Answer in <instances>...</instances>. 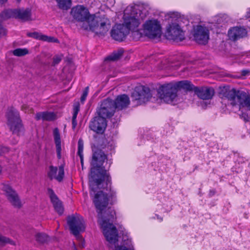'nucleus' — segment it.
<instances>
[{
    "label": "nucleus",
    "instance_id": "nucleus-1",
    "mask_svg": "<svg viewBox=\"0 0 250 250\" xmlns=\"http://www.w3.org/2000/svg\"><path fill=\"white\" fill-rule=\"evenodd\" d=\"M89 182L90 195L93 196V201L97 210L98 222L103 229V233L111 247L114 250H134L130 239L124 238V244L128 247L121 246L116 247L118 235L116 227L112 222L115 219V212L111 208H107L109 203L112 204L117 201L116 190L112 187L111 178L98 180L97 185Z\"/></svg>",
    "mask_w": 250,
    "mask_h": 250
},
{
    "label": "nucleus",
    "instance_id": "nucleus-2",
    "mask_svg": "<svg viewBox=\"0 0 250 250\" xmlns=\"http://www.w3.org/2000/svg\"><path fill=\"white\" fill-rule=\"evenodd\" d=\"M71 13L75 20L84 22L82 25L84 29H89L97 35H104L110 28V22L107 18L90 15L88 10L83 5L73 7Z\"/></svg>",
    "mask_w": 250,
    "mask_h": 250
},
{
    "label": "nucleus",
    "instance_id": "nucleus-3",
    "mask_svg": "<svg viewBox=\"0 0 250 250\" xmlns=\"http://www.w3.org/2000/svg\"><path fill=\"white\" fill-rule=\"evenodd\" d=\"M148 15V11L142 7L137 8L135 6H127L124 11V26L127 28L128 33L131 31L134 38L138 39L142 37L138 27L141 21Z\"/></svg>",
    "mask_w": 250,
    "mask_h": 250
},
{
    "label": "nucleus",
    "instance_id": "nucleus-4",
    "mask_svg": "<svg viewBox=\"0 0 250 250\" xmlns=\"http://www.w3.org/2000/svg\"><path fill=\"white\" fill-rule=\"evenodd\" d=\"M106 159V155L102 150L95 148L93 149L89 181L92 182L94 185H97L98 180H103L111 178L109 173L104 168L105 166H104Z\"/></svg>",
    "mask_w": 250,
    "mask_h": 250
},
{
    "label": "nucleus",
    "instance_id": "nucleus-5",
    "mask_svg": "<svg viewBox=\"0 0 250 250\" xmlns=\"http://www.w3.org/2000/svg\"><path fill=\"white\" fill-rule=\"evenodd\" d=\"M194 86L188 81L170 83L161 86L158 90L160 98L167 104H175L178 101L177 92L181 89L186 91H193Z\"/></svg>",
    "mask_w": 250,
    "mask_h": 250
},
{
    "label": "nucleus",
    "instance_id": "nucleus-6",
    "mask_svg": "<svg viewBox=\"0 0 250 250\" xmlns=\"http://www.w3.org/2000/svg\"><path fill=\"white\" fill-rule=\"evenodd\" d=\"M142 30V35L150 39H154L160 37L162 33L161 25L156 19L147 20L143 24Z\"/></svg>",
    "mask_w": 250,
    "mask_h": 250
},
{
    "label": "nucleus",
    "instance_id": "nucleus-7",
    "mask_svg": "<svg viewBox=\"0 0 250 250\" xmlns=\"http://www.w3.org/2000/svg\"><path fill=\"white\" fill-rule=\"evenodd\" d=\"M221 92L223 97L226 98L230 102L233 106L239 105L240 108L242 104L243 101L246 98V93L234 88L230 89L224 87Z\"/></svg>",
    "mask_w": 250,
    "mask_h": 250
},
{
    "label": "nucleus",
    "instance_id": "nucleus-8",
    "mask_svg": "<svg viewBox=\"0 0 250 250\" xmlns=\"http://www.w3.org/2000/svg\"><path fill=\"white\" fill-rule=\"evenodd\" d=\"M6 117L7 125L11 131L14 134H19L22 128L21 121L20 118V114L17 110L13 107L8 108Z\"/></svg>",
    "mask_w": 250,
    "mask_h": 250
},
{
    "label": "nucleus",
    "instance_id": "nucleus-9",
    "mask_svg": "<svg viewBox=\"0 0 250 250\" xmlns=\"http://www.w3.org/2000/svg\"><path fill=\"white\" fill-rule=\"evenodd\" d=\"M67 222L71 233L75 236L84 230V221L81 216L78 214L69 216L67 217Z\"/></svg>",
    "mask_w": 250,
    "mask_h": 250
},
{
    "label": "nucleus",
    "instance_id": "nucleus-10",
    "mask_svg": "<svg viewBox=\"0 0 250 250\" xmlns=\"http://www.w3.org/2000/svg\"><path fill=\"white\" fill-rule=\"evenodd\" d=\"M1 189L8 201L13 206L17 208H20L21 207V202L17 193L10 185L2 184Z\"/></svg>",
    "mask_w": 250,
    "mask_h": 250
},
{
    "label": "nucleus",
    "instance_id": "nucleus-11",
    "mask_svg": "<svg viewBox=\"0 0 250 250\" xmlns=\"http://www.w3.org/2000/svg\"><path fill=\"white\" fill-rule=\"evenodd\" d=\"M115 109L113 101L110 99H106L102 102L100 107L97 110V113L99 116L106 119L113 115Z\"/></svg>",
    "mask_w": 250,
    "mask_h": 250
},
{
    "label": "nucleus",
    "instance_id": "nucleus-12",
    "mask_svg": "<svg viewBox=\"0 0 250 250\" xmlns=\"http://www.w3.org/2000/svg\"><path fill=\"white\" fill-rule=\"evenodd\" d=\"M193 35L196 42L205 45L209 39V31L206 27L197 25L194 29Z\"/></svg>",
    "mask_w": 250,
    "mask_h": 250
},
{
    "label": "nucleus",
    "instance_id": "nucleus-13",
    "mask_svg": "<svg viewBox=\"0 0 250 250\" xmlns=\"http://www.w3.org/2000/svg\"><path fill=\"white\" fill-rule=\"evenodd\" d=\"M132 97L135 100L139 101L141 103L147 102L151 97V94L148 87L139 85L136 87Z\"/></svg>",
    "mask_w": 250,
    "mask_h": 250
},
{
    "label": "nucleus",
    "instance_id": "nucleus-14",
    "mask_svg": "<svg viewBox=\"0 0 250 250\" xmlns=\"http://www.w3.org/2000/svg\"><path fill=\"white\" fill-rule=\"evenodd\" d=\"M167 34L170 39L181 41L184 39V33L180 26L177 23L169 24L167 28Z\"/></svg>",
    "mask_w": 250,
    "mask_h": 250
},
{
    "label": "nucleus",
    "instance_id": "nucleus-15",
    "mask_svg": "<svg viewBox=\"0 0 250 250\" xmlns=\"http://www.w3.org/2000/svg\"><path fill=\"white\" fill-rule=\"evenodd\" d=\"M129 34L128 29L122 24H118L113 27L111 31V36L118 41H122Z\"/></svg>",
    "mask_w": 250,
    "mask_h": 250
},
{
    "label": "nucleus",
    "instance_id": "nucleus-16",
    "mask_svg": "<svg viewBox=\"0 0 250 250\" xmlns=\"http://www.w3.org/2000/svg\"><path fill=\"white\" fill-rule=\"evenodd\" d=\"M106 119L100 116L95 117L89 124L90 128L97 133H103L106 127Z\"/></svg>",
    "mask_w": 250,
    "mask_h": 250
},
{
    "label": "nucleus",
    "instance_id": "nucleus-17",
    "mask_svg": "<svg viewBox=\"0 0 250 250\" xmlns=\"http://www.w3.org/2000/svg\"><path fill=\"white\" fill-rule=\"evenodd\" d=\"M47 175L51 180L54 179L59 182L62 181L64 175V166L61 165L58 168L56 167L50 166Z\"/></svg>",
    "mask_w": 250,
    "mask_h": 250
},
{
    "label": "nucleus",
    "instance_id": "nucleus-18",
    "mask_svg": "<svg viewBox=\"0 0 250 250\" xmlns=\"http://www.w3.org/2000/svg\"><path fill=\"white\" fill-rule=\"evenodd\" d=\"M194 92L199 98L203 100L211 99L214 94V89L208 87H196Z\"/></svg>",
    "mask_w": 250,
    "mask_h": 250
},
{
    "label": "nucleus",
    "instance_id": "nucleus-19",
    "mask_svg": "<svg viewBox=\"0 0 250 250\" xmlns=\"http://www.w3.org/2000/svg\"><path fill=\"white\" fill-rule=\"evenodd\" d=\"M246 30L242 27H234L228 31V36L230 40L236 41L247 35Z\"/></svg>",
    "mask_w": 250,
    "mask_h": 250
},
{
    "label": "nucleus",
    "instance_id": "nucleus-20",
    "mask_svg": "<svg viewBox=\"0 0 250 250\" xmlns=\"http://www.w3.org/2000/svg\"><path fill=\"white\" fill-rule=\"evenodd\" d=\"M129 99L128 97L125 95H121L117 96L115 101H113L115 109L121 110L126 108L129 104Z\"/></svg>",
    "mask_w": 250,
    "mask_h": 250
},
{
    "label": "nucleus",
    "instance_id": "nucleus-21",
    "mask_svg": "<svg viewBox=\"0 0 250 250\" xmlns=\"http://www.w3.org/2000/svg\"><path fill=\"white\" fill-rule=\"evenodd\" d=\"M51 201L53 205L55 210L60 214L62 215L63 212V208L61 202L59 200L54 191L51 189H48Z\"/></svg>",
    "mask_w": 250,
    "mask_h": 250
},
{
    "label": "nucleus",
    "instance_id": "nucleus-22",
    "mask_svg": "<svg viewBox=\"0 0 250 250\" xmlns=\"http://www.w3.org/2000/svg\"><path fill=\"white\" fill-rule=\"evenodd\" d=\"M27 35L29 37L49 42H59L58 40L54 37L47 36L36 32L28 33Z\"/></svg>",
    "mask_w": 250,
    "mask_h": 250
},
{
    "label": "nucleus",
    "instance_id": "nucleus-23",
    "mask_svg": "<svg viewBox=\"0 0 250 250\" xmlns=\"http://www.w3.org/2000/svg\"><path fill=\"white\" fill-rule=\"evenodd\" d=\"M35 118L37 120L52 121L56 119V115L52 112H38L36 114Z\"/></svg>",
    "mask_w": 250,
    "mask_h": 250
},
{
    "label": "nucleus",
    "instance_id": "nucleus-24",
    "mask_svg": "<svg viewBox=\"0 0 250 250\" xmlns=\"http://www.w3.org/2000/svg\"><path fill=\"white\" fill-rule=\"evenodd\" d=\"M23 21H27L31 20V11L28 9H16V18Z\"/></svg>",
    "mask_w": 250,
    "mask_h": 250
},
{
    "label": "nucleus",
    "instance_id": "nucleus-25",
    "mask_svg": "<svg viewBox=\"0 0 250 250\" xmlns=\"http://www.w3.org/2000/svg\"><path fill=\"white\" fill-rule=\"evenodd\" d=\"M53 136L56 145L57 156L60 159L61 157L62 147L60 134L58 128H55L53 130Z\"/></svg>",
    "mask_w": 250,
    "mask_h": 250
},
{
    "label": "nucleus",
    "instance_id": "nucleus-26",
    "mask_svg": "<svg viewBox=\"0 0 250 250\" xmlns=\"http://www.w3.org/2000/svg\"><path fill=\"white\" fill-rule=\"evenodd\" d=\"M16 9H8L3 11L0 14V17L3 19L16 18Z\"/></svg>",
    "mask_w": 250,
    "mask_h": 250
},
{
    "label": "nucleus",
    "instance_id": "nucleus-27",
    "mask_svg": "<svg viewBox=\"0 0 250 250\" xmlns=\"http://www.w3.org/2000/svg\"><path fill=\"white\" fill-rule=\"evenodd\" d=\"M60 8L63 10H67L70 8L71 5V0H57Z\"/></svg>",
    "mask_w": 250,
    "mask_h": 250
},
{
    "label": "nucleus",
    "instance_id": "nucleus-28",
    "mask_svg": "<svg viewBox=\"0 0 250 250\" xmlns=\"http://www.w3.org/2000/svg\"><path fill=\"white\" fill-rule=\"evenodd\" d=\"M12 52L14 56L17 57H22L29 54V51L28 49L25 48H17L13 50Z\"/></svg>",
    "mask_w": 250,
    "mask_h": 250
},
{
    "label": "nucleus",
    "instance_id": "nucleus-29",
    "mask_svg": "<svg viewBox=\"0 0 250 250\" xmlns=\"http://www.w3.org/2000/svg\"><path fill=\"white\" fill-rule=\"evenodd\" d=\"M35 237L36 240L40 243H44L48 240V236L43 233H37Z\"/></svg>",
    "mask_w": 250,
    "mask_h": 250
},
{
    "label": "nucleus",
    "instance_id": "nucleus-30",
    "mask_svg": "<svg viewBox=\"0 0 250 250\" xmlns=\"http://www.w3.org/2000/svg\"><path fill=\"white\" fill-rule=\"evenodd\" d=\"M80 110V106L79 105H76L73 107V114L72 116V128L75 129L77 125V117L78 112Z\"/></svg>",
    "mask_w": 250,
    "mask_h": 250
},
{
    "label": "nucleus",
    "instance_id": "nucleus-31",
    "mask_svg": "<svg viewBox=\"0 0 250 250\" xmlns=\"http://www.w3.org/2000/svg\"><path fill=\"white\" fill-rule=\"evenodd\" d=\"M122 51H118L117 52L113 53L111 55L108 56L105 59V60H110L112 61H116L120 59V58L122 56Z\"/></svg>",
    "mask_w": 250,
    "mask_h": 250
},
{
    "label": "nucleus",
    "instance_id": "nucleus-32",
    "mask_svg": "<svg viewBox=\"0 0 250 250\" xmlns=\"http://www.w3.org/2000/svg\"><path fill=\"white\" fill-rule=\"evenodd\" d=\"M6 244L14 245V242L11 240L9 238L3 236L0 234V245L3 246Z\"/></svg>",
    "mask_w": 250,
    "mask_h": 250
},
{
    "label": "nucleus",
    "instance_id": "nucleus-33",
    "mask_svg": "<svg viewBox=\"0 0 250 250\" xmlns=\"http://www.w3.org/2000/svg\"><path fill=\"white\" fill-rule=\"evenodd\" d=\"M83 141L80 139L78 143V155L83 154Z\"/></svg>",
    "mask_w": 250,
    "mask_h": 250
},
{
    "label": "nucleus",
    "instance_id": "nucleus-34",
    "mask_svg": "<svg viewBox=\"0 0 250 250\" xmlns=\"http://www.w3.org/2000/svg\"><path fill=\"white\" fill-rule=\"evenodd\" d=\"M88 91H89V87L87 86L84 89V91H83L82 96H81V102L83 103L85 100L86 97L88 93Z\"/></svg>",
    "mask_w": 250,
    "mask_h": 250
},
{
    "label": "nucleus",
    "instance_id": "nucleus-35",
    "mask_svg": "<svg viewBox=\"0 0 250 250\" xmlns=\"http://www.w3.org/2000/svg\"><path fill=\"white\" fill-rule=\"evenodd\" d=\"M62 58L61 57L59 56H55L53 58V63L54 65H56L58 64L61 61Z\"/></svg>",
    "mask_w": 250,
    "mask_h": 250
},
{
    "label": "nucleus",
    "instance_id": "nucleus-36",
    "mask_svg": "<svg viewBox=\"0 0 250 250\" xmlns=\"http://www.w3.org/2000/svg\"><path fill=\"white\" fill-rule=\"evenodd\" d=\"M115 3V0H107L106 2V5L108 7H113Z\"/></svg>",
    "mask_w": 250,
    "mask_h": 250
},
{
    "label": "nucleus",
    "instance_id": "nucleus-37",
    "mask_svg": "<svg viewBox=\"0 0 250 250\" xmlns=\"http://www.w3.org/2000/svg\"><path fill=\"white\" fill-rule=\"evenodd\" d=\"M8 151V148L6 147L0 146V155Z\"/></svg>",
    "mask_w": 250,
    "mask_h": 250
},
{
    "label": "nucleus",
    "instance_id": "nucleus-38",
    "mask_svg": "<svg viewBox=\"0 0 250 250\" xmlns=\"http://www.w3.org/2000/svg\"><path fill=\"white\" fill-rule=\"evenodd\" d=\"M6 34L5 29L2 27L1 23L0 22V35H4Z\"/></svg>",
    "mask_w": 250,
    "mask_h": 250
},
{
    "label": "nucleus",
    "instance_id": "nucleus-39",
    "mask_svg": "<svg viewBox=\"0 0 250 250\" xmlns=\"http://www.w3.org/2000/svg\"><path fill=\"white\" fill-rule=\"evenodd\" d=\"M80 156V159H81V163L82 165V168H83V154L82 155H78Z\"/></svg>",
    "mask_w": 250,
    "mask_h": 250
},
{
    "label": "nucleus",
    "instance_id": "nucleus-40",
    "mask_svg": "<svg viewBox=\"0 0 250 250\" xmlns=\"http://www.w3.org/2000/svg\"><path fill=\"white\" fill-rule=\"evenodd\" d=\"M246 105L249 108L250 110V98L245 101Z\"/></svg>",
    "mask_w": 250,
    "mask_h": 250
},
{
    "label": "nucleus",
    "instance_id": "nucleus-41",
    "mask_svg": "<svg viewBox=\"0 0 250 250\" xmlns=\"http://www.w3.org/2000/svg\"><path fill=\"white\" fill-rule=\"evenodd\" d=\"M27 107L26 105H23L21 107V109L23 111H24L25 112H28L27 110Z\"/></svg>",
    "mask_w": 250,
    "mask_h": 250
},
{
    "label": "nucleus",
    "instance_id": "nucleus-42",
    "mask_svg": "<svg viewBox=\"0 0 250 250\" xmlns=\"http://www.w3.org/2000/svg\"><path fill=\"white\" fill-rule=\"evenodd\" d=\"M7 0H0V3L1 4L6 2Z\"/></svg>",
    "mask_w": 250,
    "mask_h": 250
},
{
    "label": "nucleus",
    "instance_id": "nucleus-43",
    "mask_svg": "<svg viewBox=\"0 0 250 250\" xmlns=\"http://www.w3.org/2000/svg\"><path fill=\"white\" fill-rule=\"evenodd\" d=\"M247 16L248 18H250V10L247 12Z\"/></svg>",
    "mask_w": 250,
    "mask_h": 250
},
{
    "label": "nucleus",
    "instance_id": "nucleus-44",
    "mask_svg": "<svg viewBox=\"0 0 250 250\" xmlns=\"http://www.w3.org/2000/svg\"><path fill=\"white\" fill-rule=\"evenodd\" d=\"M157 218H158V219H159V220H160V221H162V220H163L162 218H161V217H159L158 216H157Z\"/></svg>",
    "mask_w": 250,
    "mask_h": 250
},
{
    "label": "nucleus",
    "instance_id": "nucleus-45",
    "mask_svg": "<svg viewBox=\"0 0 250 250\" xmlns=\"http://www.w3.org/2000/svg\"><path fill=\"white\" fill-rule=\"evenodd\" d=\"M16 0L17 1V2H20L21 0Z\"/></svg>",
    "mask_w": 250,
    "mask_h": 250
}]
</instances>
